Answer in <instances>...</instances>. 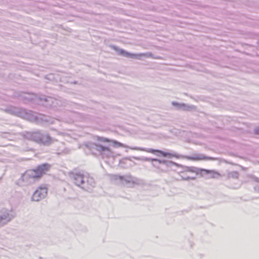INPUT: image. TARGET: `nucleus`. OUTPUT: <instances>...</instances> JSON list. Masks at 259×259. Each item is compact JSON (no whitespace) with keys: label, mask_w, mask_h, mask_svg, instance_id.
<instances>
[{"label":"nucleus","mask_w":259,"mask_h":259,"mask_svg":"<svg viewBox=\"0 0 259 259\" xmlns=\"http://www.w3.org/2000/svg\"><path fill=\"white\" fill-rule=\"evenodd\" d=\"M205 171H206V172L207 173H209V172H213L212 171H210V170H205Z\"/></svg>","instance_id":"8"},{"label":"nucleus","mask_w":259,"mask_h":259,"mask_svg":"<svg viewBox=\"0 0 259 259\" xmlns=\"http://www.w3.org/2000/svg\"><path fill=\"white\" fill-rule=\"evenodd\" d=\"M50 165L48 163L40 164L34 168L27 170L22 176L21 178L24 182H29L31 180H38L46 174L50 169Z\"/></svg>","instance_id":"1"},{"label":"nucleus","mask_w":259,"mask_h":259,"mask_svg":"<svg viewBox=\"0 0 259 259\" xmlns=\"http://www.w3.org/2000/svg\"><path fill=\"white\" fill-rule=\"evenodd\" d=\"M48 186L46 184L40 185L35 191V194H45L48 193Z\"/></svg>","instance_id":"4"},{"label":"nucleus","mask_w":259,"mask_h":259,"mask_svg":"<svg viewBox=\"0 0 259 259\" xmlns=\"http://www.w3.org/2000/svg\"><path fill=\"white\" fill-rule=\"evenodd\" d=\"M103 141H104V142H112L113 143H114V144H116V145H119V146H121V144L120 143H119V142H117V141H110V140H109V139H104V140H103Z\"/></svg>","instance_id":"6"},{"label":"nucleus","mask_w":259,"mask_h":259,"mask_svg":"<svg viewBox=\"0 0 259 259\" xmlns=\"http://www.w3.org/2000/svg\"><path fill=\"white\" fill-rule=\"evenodd\" d=\"M119 53L121 55H122L123 56H125L127 57H135V58H138V57L145 56V55L144 54H131L129 53L126 51H125L123 50H120L119 51Z\"/></svg>","instance_id":"5"},{"label":"nucleus","mask_w":259,"mask_h":259,"mask_svg":"<svg viewBox=\"0 0 259 259\" xmlns=\"http://www.w3.org/2000/svg\"><path fill=\"white\" fill-rule=\"evenodd\" d=\"M146 152H148V153H152V154L158 153V154H160L161 156H162L163 157H177L176 154H172V153H168V152H163V151L159 150H154V149H148L146 150Z\"/></svg>","instance_id":"3"},{"label":"nucleus","mask_w":259,"mask_h":259,"mask_svg":"<svg viewBox=\"0 0 259 259\" xmlns=\"http://www.w3.org/2000/svg\"><path fill=\"white\" fill-rule=\"evenodd\" d=\"M72 179L76 185L83 188L92 186L94 183L93 178L87 172L79 171L74 173L72 175Z\"/></svg>","instance_id":"2"},{"label":"nucleus","mask_w":259,"mask_h":259,"mask_svg":"<svg viewBox=\"0 0 259 259\" xmlns=\"http://www.w3.org/2000/svg\"><path fill=\"white\" fill-rule=\"evenodd\" d=\"M215 174L218 175H219L217 172H215Z\"/></svg>","instance_id":"10"},{"label":"nucleus","mask_w":259,"mask_h":259,"mask_svg":"<svg viewBox=\"0 0 259 259\" xmlns=\"http://www.w3.org/2000/svg\"><path fill=\"white\" fill-rule=\"evenodd\" d=\"M255 132H256V133L259 134V127L256 129Z\"/></svg>","instance_id":"7"},{"label":"nucleus","mask_w":259,"mask_h":259,"mask_svg":"<svg viewBox=\"0 0 259 259\" xmlns=\"http://www.w3.org/2000/svg\"><path fill=\"white\" fill-rule=\"evenodd\" d=\"M6 218H7V217H6V216H5V217H2V218H1V220L5 219H6Z\"/></svg>","instance_id":"9"}]
</instances>
